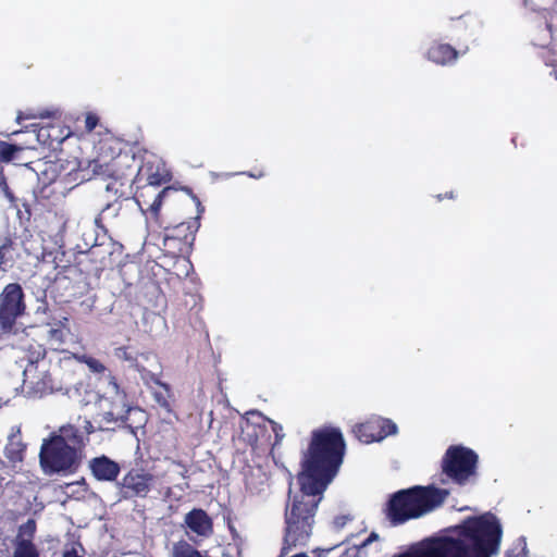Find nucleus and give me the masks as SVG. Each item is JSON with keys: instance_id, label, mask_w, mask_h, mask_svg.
<instances>
[{"instance_id": "f257e3e1", "label": "nucleus", "mask_w": 557, "mask_h": 557, "mask_svg": "<svg viewBox=\"0 0 557 557\" xmlns=\"http://www.w3.org/2000/svg\"><path fill=\"white\" fill-rule=\"evenodd\" d=\"M345 453L346 443L338 428L313 430L301 458L300 490L309 495H322L338 473Z\"/></svg>"}, {"instance_id": "f03ea898", "label": "nucleus", "mask_w": 557, "mask_h": 557, "mask_svg": "<svg viewBox=\"0 0 557 557\" xmlns=\"http://www.w3.org/2000/svg\"><path fill=\"white\" fill-rule=\"evenodd\" d=\"M85 447L83 431L75 425H65L59 432L45 440L39 461L48 474H71L76 472L82 460V450Z\"/></svg>"}, {"instance_id": "7ed1b4c3", "label": "nucleus", "mask_w": 557, "mask_h": 557, "mask_svg": "<svg viewBox=\"0 0 557 557\" xmlns=\"http://www.w3.org/2000/svg\"><path fill=\"white\" fill-rule=\"evenodd\" d=\"M447 496L448 491L433 485L400 490L391 496L385 515L393 525H399L432 511L441 506Z\"/></svg>"}, {"instance_id": "20e7f679", "label": "nucleus", "mask_w": 557, "mask_h": 557, "mask_svg": "<svg viewBox=\"0 0 557 557\" xmlns=\"http://www.w3.org/2000/svg\"><path fill=\"white\" fill-rule=\"evenodd\" d=\"M40 367L27 366L24 369L23 386L28 397L42 398L54 393H67L74 384L75 372L72 358H58L55 362L49 359Z\"/></svg>"}, {"instance_id": "39448f33", "label": "nucleus", "mask_w": 557, "mask_h": 557, "mask_svg": "<svg viewBox=\"0 0 557 557\" xmlns=\"http://www.w3.org/2000/svg\"><path fill=\"white\" fill-rule=\"evenodd\" d=\"M322 495H309L300 490L294 497L290 507L285 510V530L281 556H286L293 549L304 547L312 534L314 516Z\"/></svg>"}, {"instance_id": "423d86ee", "label": "nucleus", "mask_w": 557, "mask_h": 557, "mask_svg": "<svg viewBox=\"0 0 557 557\" xmlns=\"http://www.w3.org/2000/svg\"><path fill=\"white\" fill-rule=\"evenodd\" d=\"M458 529L461 537L472 542L478 557H490L497 553L503 530L495 516L469 517Z\"/></svg>"}, {"instance_id": "0eeeda50", "label": "nucleus", "mask_w": 557, "mask_h": 557, "mask_svg": "<svg viewBox=\"0 0 557 557\" xmlns=\"http://www.w3.org/2000/svg\"><path fill=\"white\" fill-rule=\"evenodd\" d=\"M479 457L476 453L461 445L447 448L442 458V472L451 482L465 485L470 478L476 474Z\"/></svg>"}, {"instance_id": "6e6552de", "label": "nucleus", "mask_w": 557, "mask_h": 557, "mask_svg": "<svg viewBox=\"0 0 557 557\" xmlns=\"http://www.w3.org/2000/svg\"><path fill=\"white\" fill-rule=\"evenodd\" d=\"M197 203V215L188 221L181 222L173 226L164 227V248L173 255H189L196 239V234L200 227L201 214L205 208L197 197H194Z\"/></svg>"}, {"instance_id": "1a4fd4ad", "label": "nucleus", "mask_w": 557, "mask_h": 557, "mask_svg": "<svg viewBox=\"0 0 557 557\" xmlns=\"http://www.w3.org/2000/svg\"><path fill=\"white\" fill-rule=\"evenodd\" d=\"M394 557H471L470 547L460 539L442 537Z\"/></svg>"}, {"instance_id": "9d476101", "label": "nucleus", "mask_w": 557, "mask_h": 557, "mask_svg": "<svg viewBox=\"0 0 557 557\" xmlns=\"http://www.w3.org/2000/svg\"><path fill=\"white\" fill-rule=\"evenodd\" d=\"M154 475L143 468H132L116 483L119 500L146 498L154 485Z\"/></svg>"}, {"instance_id": "9b49d317", "label": "nucleus", "mask_w": 557, "mask_h": 557, "mask_svg": "<svg viewBox=\"0 0 557 557\" xmlns=\"http://www.w3.org/2000/svg\"><path fill=\"white\" fill-rule=\"evenodd\" d=\"M25 311L24 293L20 284H8L2 294L0 302V323L3 327H11L17 317Z\"/></svg>"}, {"instance_id": "f8f14e48", "label": "nucleus", "mask_w": 557, "mask_h": 557, "mask_svg": "<svg viewBox=\"0 0 557 557\" xmlns=\"http://www.w3.org/2000/svg\"><path fill=\"white\" fill-rule=\"evenodd\" d=\"M176 193L177 190L171 186L159 190V186L145 184L138 187L135 200L144 213L150 214V218L158 222L162 203Z\"/></svg>"}, {"instance_id": "ddd939ff", "label": "nucleus", "mask_w": 557, "mask_h": 557, "mask_svg": "<svg viewBox=\"0 0 557 557\" xmlns=\"http://www.w3.org/2000/svg\"><path fill=\"white\" fill-rule=\"evenodd\" d=\"M397 425L391 419L375 417L354 426L355 436L364 444L380 442L397 433Z\"/></svg>"}, {"instance_id": "4468645a", "label": "nucleus", "mask_w": 557, "mask_h": 557, "mask_svg": "<svg viewBox=\"0 0 557 557\" xmlns=\"http://www.w3.org/2000/svg\"><path fill=\"white\" fill-rule=\"evenodd\" d=\"M36 532L37 522L34 518H29L18 527L16 536L13 540L14 550L12 557H39V550L34 543Z\"/></svg>"}, {"instance_id": "2eb2a0df", "label": "nucleus", "mask_w": 557, "mask_h": 557, "mask_svg": "<svg viewBox=\"0 0 557 557\" xmlns=\"http://www.w3.org/2000/svg\"><path fill=\"white\" fill-rule=\"evenodd\" d=\"M140 180L152 186H161L171 180V173L162 159L150 156L146 158L137 172Z\"/></svg>"}, {"instance_id": "dca6fc26", "label": "nucleus", "mask_w": 557, "mask_h": 557, "mask_svg": "<svg viewBox=\"0 0 557 557\" xmlns=\"http://www.w3.org/2000/svg\"><path fill=\"white\" fill-rule=\"evenodd\" d=\"M88 469L99 482H115L121 473V466L106 455L97 456L88 461Z\"/></svg>"}, {"instance_id": "f3484780", "label": "nucleus", "mask_w": 557, "mask_h": 557, "mask_svg": "<svg viewBox=\"0 0 557 557\" xmlns=\"http://www.w3.org/2000/svg\"><path fill=\"white\" fill-rule=\"evenodd\" d=\"M132 413L143 414L144 412L137 407L119 405L113 403L112 408L110 410L101 413V429L114 430L115 426L133 428V425L128 423L129 416Z\"/></svg>"}, {"instance_id": "a211bd4d", "label": "nucleus", "mask_w": 557, "mask_h": 557, "mask_svg": "<svg viewBox=\"0 0 557 557\" xmlns=\"http://www.w3.org/2000/svg\"><path fill=\"white\" fill-rule=\"evenodd\" d=\"M185 525L195 534L208 537L213 532V523L209 515L201 508H194L185 515Z\"/></svg>"}, {"instance_id": "6ab92c4d", "label": "nucleus", "mask_w": 557, "mask_h": 557, "mask_svg": "<svg viewBox=\"0 0 557 557\" xmlns=\"http://www.w3.org/2000/svg\"><path fill=\"white\" fill-rule=\"evenodd\" d=\"M71 135V129L65 127L61 121H52L38 131V138L49 147L62 144Z\"/></svg>"}, {"instance_id": "aec40b11", "label": "nucleus", "mask_w": 557, "mask_h": 557, "mask_svg": "<svg viewBox=\"0 0 557 557\" xmlns=\"http://www.w3.org/2000/svg\"><path fill=\"white\" fill-rule=\"evenodd\" d=\"M426 58L440 65H447L458 58V51L448 44L435 42L426 51Z\"/></svg>"}, {"instance_id": "412c9836", "label": "nucleus", "mask_w": 557, "mask_h": 557, "mask_svg": "<svg viewBox=\"0 0 557 557\" xmlns=\"http://www.w3.org/2000/svg\"><path fill=\"white\" fill-rule=\"evenodd\" d=\"M25 450L26 445L22 441L20 430H17L16 433L9 436L4 447V456L12 463L21 462L24 459Z\"/></svg>"}, {"instance_id": "4be33fe9", "label": "nucleus", "mask_w": 557, "mask_h": 557, "mask_svg": "<svg viewBox=\"0 0 557 557\" xmlns=\"http://www.w3.org/2000/svg\"><path fill=\"white\" fill-rule=\"evenodd\" d=\"M25 358L28 361L27 366H37L38 368L42 362H47L45 360L47 350L42 344L39 343H28L24 346Z\"/></svg>"}, {"instance_id": "5701e85b", "label": "nucleus", "mask_w": 557, "mask_h": 557, "mask_svg": "<svg viewBox=\"0 0 557 557\" xmlns=\"http://www.w3.org/2000/svg\"><path fill=\"white\" fill-rule=\"evenodd\" d=\"M172 557H210L207 550L200 552L185 540L173 544Z\"/></svg>"}, {"instance_id": "b1692460", "label": "nucleus", "mask_w": 557, "mask_h": 557, "mask_svg": "<svg viewBox=\"0 0 557 557\" xmlns=\"http://www.w3.org/2000/svg\"><path fill=\"white\" fill-rule=\"evenodd\" d=\"M67 323L69 319L63 318V321H59L54 327L48 331V339L51 344L61 346L65 343L66 335L70 333Z\"/></svg>"}, {"instance_id": "393cba45", "label": "nucleus", "mask_w": 557, "mask_h": 557, "mask_svg": "<svg viewBox=\"0 0 557 557\" xmlns=\"http://www.w3.org/2000/svg\"><path fill=\"white\" fill-rule=\"evenodd\" d=\"M540 14L543 22L539 21L537 27H541L542 24H544L545 29L548 32V37L550 39L553 37V33L557 23V12L548 9H543Z\"/></svg>"}, {"instance_id": "a878e982", "label": "nucleus", "mask_w": 557, "mask_h": 557, "mask_svg": "<svg viewBox=\"0 0 557 557\" xmlns=\"http://www.w3.org/2000/svg\"><path fill=\"white\" fill-rule=\"evenodd\" d=\"M22 151V147L7 141H0V162H11L15 159L16 153Z\"/></svg>"}, {"instance_id": "bb28decb", "label": "nucleus", "mask_w": 557, "mask_h": 557, "mask_svg": "<svg viewBox=\"0 0 557 557\" xmlns=\"http://www.w3.org/2000/svg\"><path fill=\"white\" fill-rule=\"evenodd\" d=\"M114 356L120 360L129 362L132 367L140 371V368L137 363V352L131 350L128 346H121L115 348Z\"/></svg>"}, {"instance_id": "cd10ccee", "label": "nucleus", "mask_w": 557, "mask_h": 557, "mask_svg": "<svg viewBox=\"0 0 557 557\" xmlns=\"http://www.w3.org/2000/svg\"><path fill=\"white\" fill-rule=\"evenodd\" d=\"M109 388L114 394L115 400L113 403L119 405L129 406L126 392L120 386L115 376H110Z\"/></svg>"}, {"instance_id": "c85d7f7f", "label": "nucleus", "mask_w": 557, "mask_h": 557, "mask_svg": "<svg viewBox=\"0 0 557 557\" xmlns=\"http://www.w3.org/2000/svg\"><path fill=\"white\" fill-rule=\"evenodd\" d=\"M85 548L79 541L67 543L62 552V557H84Z\"/></svg>"}, {"instance_id": "c756f323", "label": "nucleus", "mask_w": 557, "mask_h": 557, "mask_svg": "<svg viewBox=\"0 0 557 557\" xmlns=\"http://www.w3.org/2000/svg\"><path fill=\"white\" fill-rule=\"evenodd\" d=\"M99 116L94 112H86L84 114V132L91 133L99 124Z\"/></svg>"}, {"instance_id": "7c9ffc66", "label": "nucleus", "mask_w": 557, "mask_h": 557, "mask_svg": "<svg viewBox=\"0 0 557 557\" xmlns=\"http://www.w3.org/2000/svg\"><path fill=\"white\" fill-rule=\"evenodd\" d=\"M87 366L92 372L96 373H103L107 370L106 366L96 358H89L87 360Z\"/></svg>"}, {"instance_id": "2f4dec72", "label": "nucleus", "mask_w": 557, "mask_h": 557, "mask_svg": "<svg viewBox=\"0 0 557 557\" xmlns=\"http://www.w3.org/2000/svg\"><path fill=\"white\" fill-rule=\"evenodd\" d=\"M272 431L275 434V443H274V445H277V444H280V442L284 437L283 428L278 423L274 422L273 425H272Z\"/></svg>"}, {"instance_id": "473e14b6", "label": "nucleus", "mask_w": 557, "mask_h": 557, "mask_svg": "<svg viewBox=\"0 0 557 557\" xmlns=\"http://www.w3.org/2000/svg\"><path fill=\"white\" fill-rule=\"evenodd\" d=\"M348 520H350V518L348 516H337L334 519V525L337 529H342L343 527H345V524L347 523Z\"/></svg>"}, {"instance_id": "72a5a7b5", "label": "nucleus", "mask_w": 557, "mask_h": 557, "mask_svg": "<svg viewBox=\"0 0 557 557\" xmlns=\"http://www.w3.org/2000/svg\"><path fill=\"white\" fill-rule=\"evenodd\" d=\"M437 200L441 201L443 200L444 198H447V199H454L455 198V195L453 191H448V193H445L444 195H437L436 196Z\"/></svg>"}, {"instance_id": "f704fd0d", "label": "nucleus", "mask_w": 557, "mask_h": 557, "mask_svg": "<svg viewBox=\"0 0 557 557\" xmlns=\"http://www.w3.org/2000/svg\"><path fill=\"white\" fill-rule=\"evenodd\" d=\"M247 175L252 178H261L265 175V173L263 171H259L258 173L257 172H248Z\"/></svg>"}, {"instance_id": "c9c22d12", "label": "nucleus", "mask_w": 557, "mask_h": 557, "mask_svg": "<svg viewBox=\"0 0 557 557\" xmlns=\"http://www.w3.org/2000/svg\"><path fill=\"white\" fill-rule=\"evenodd\" d=\"M108 147L110 150L112 149L111 145H110V141L108 140H103L100 143V150L103 151V149Z\"/></svg>"}, {"instance_id": "e433bc0d", "label": "nucleus", "mask_w": 557, "mask_h": 557, "mask_svg": "<svg viewBox=\"0 0 557 557\" xmlns=\"http://www.w3.org/2000/svg\"><path fill=\"white\" fill-rule=\"evenodd\" d=\"M101 220H102V218H101V213H100V214H98V215L96 216V219H95V223H96V225H97L98 227H101V228H102L103 226L101 225Z\"/></svg>"}, {"instance_id": "4c0bfd02", "label": "nucleus", "mask_w": 557, "mask_h": 557, "mask_svg": "<svg viewBox=\"0 0 557 557\" xmlns=\"http://www.w3.org/2000/svg\"><path fill=\"white\" fill-rule=\"evenodd\" d=\"M191 298L196 301V296L195 295H191Z\"/></svg>"}, {"instance_id": "58836bf2", "label": "nucleus", "mask_w": 557, "mask_h": 557, "mask_svg": "<svg viewBox=\"0 0 557 557\" xmlns=\"http://www.w3.org/2000/svg\"><path fill=\"white\" fill-rule=\"evenodd\" d=\"M113 557H117V556H113Z\"/></svg>"}]
</instances>
